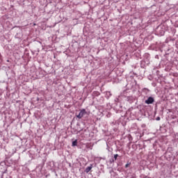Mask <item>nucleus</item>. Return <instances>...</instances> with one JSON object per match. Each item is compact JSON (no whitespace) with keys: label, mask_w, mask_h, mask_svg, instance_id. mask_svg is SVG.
<instances>
[{"label":"nucleus","mask_w":178,"mask_h":178,"mask_svg":"<svg viewBox=\"0 0 178 178\" xmlns=\"http://www.w3.org/2000/svg\"><path fill=\"white\" fill-rule=\"evenodd\" d=\"M154 101L155 99H154L152 97H149L147 100L145 101V103L149 105L151 104H154Z\"/></svg>","instance_id":"f03ea898"},{"label":"nucleus","mask_w":178,"mask_h":178,"mask_svg":"<svg viewBox=\"0 0 178 178\" xmlns=\"http://www.w3.org/2000/svg\"><path fill=\"white\" fill-rule=\"evenodd\" d=\"M160 120V118H157L156 120Z\"/></svg>","instance_id":"6e6552de"},{"label":"nucleus","mask_w":178,"mask_h":178,"mask_svg":"<svg viewBox=\"0 0 178 178\" xmlns=\"http://www.w3.org/2000/svg\"><path fill=\"white\" fill-rule=\"evenodd\" d=\"M91 169H92V165L86 168V172L88 173L90 172V170H91Z\"/></svg>","instance_id":"7ed1b4c3"},{"label":"nucleus","mask_w":178,"mask_h":178,"mask_svg":"<svg viewBox=\"0 0 178 178\" xmlns=\"http://www.w3.org/2000/svg\"><path fill=\"white\" fill-rule=\"evenodd\" d=\"M125 168H129V164H126Z\"/></svg>","instance_id":"0eeeda50"},{"label":"nucleus","mask_w":178,"mask_h":178,"mask_svg":"<svg viewBox=\"0 0 178 178\" xmlns=\"http://www.w3.org/2000/svg\"><path fill=\"white\" fill-rule=\"evenodd\" d=\"M118 156H119L118 154H115V155H114V159H115V161H116V160L118 159Z\"/></svg>","instance_id":"423d86ee"},{"label":"nucleus","mask_w":178,"mask_h":178,"mask_svg":"<svg viewBox=\"0 0 178 178\" xmlns=\"http://www.w3.org/2000/svg\"><path fill=\"white\" fill-rule=\"evenodd\" d=\"M77 145V140L72 142V147H76Z\"/></svg>","instance_id":"20e7f679"},{"label":"nucleus","mask_w":178,"mask_h":178,"mask_svg":"<svg viewBox=\"0 0 178 178\" xmlns=\"http://www.w3.org/2000/svg\"><path fill=\"white\" fill-rule=\"evenodd\" d=\"M85 115H87V111H86V109L83 108L82 110H81L79 113L76 115V118L78 119H81V118H83V116H84Z\"/></svg>","instance_id":"f257e3e1"},{"label":"nucleus","mask_w":178,"mask_h":178,"mask_svg":"<svg viewBox=\"0 0 178 178\" xmlns=\"http://www.w3.org/2000/svg\"><path fill=\"white\" fill-rule=\"evenodd\" d=\"M86 148H90L91 149H92V147H91V145H90V144H86Z\"/></svg>","instance_id":"39448f33"}]
</instances>
